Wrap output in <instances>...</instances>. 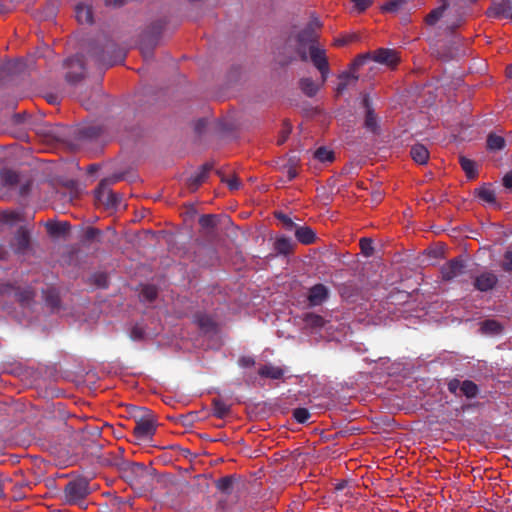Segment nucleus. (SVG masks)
<instances>
[{
  "mask_svg": "<svg viewBox=\"0 0 512 512\" xmlns=\"http://www.w3.org/2000/svg\"><path fill=\"white\" fill-rule=\"evenodd\" d=\"M236 482V475H226L215 481V487L223 495L230 496L233 493Z\"/></svg>",
  "mask_w": 512,
  "mask_h": 512,
  "instance_id": "nucleus-17",
  "label": "nucleus"
},
{
  "mask_svg": "<svg viewBox=\"0 0 512 512\" xmlns=\"http://www.w3.org/2000/svg\"><path fill=\"white\" fill-rule=\"evenodd\" d=\"M466 264L462 257H455L441 267V277L444 281H452L465 273Z\"/></svg>",
  "mask_w": 512,
  "mask_h": 512,
  "instance_id": "nucleus-8",
  "label": "nucleus"
},
{
  "mask_svg": "<svg viewBox=\"0 0 512 512\" xmlns=\"http://www.w3.org/2000/svg\"><path fill=\"white\" fill-rule=\"evenodd\" d=\"M295 236L299 242L305 245L312 244L315 241V232L308 226H296Z\"/></svg>",
  "mask_w": 512,
  "mask_h": 512,
  "instance_id": "nucleus-20",
  "label": "nucleus"
},
{
  "mask_svg": "<svg viewBox=\"0 0 512 512\" xmlns=\"http://www.w3.org/2000/svg\"><path fill=\"white\" fill-rule=\"evenodd\" d=\"M2 181L8 187H14L20 183V176L12 170H5L2 173Z\"/></svg>",
  "mask_w": 512,
  "mask_h": 512,
  "instance_id": "nucleus-34",
  "label": "nucleus"
},
{
  "mask_svg": "<svg viewBox=\"0 0 512 512\" xmlns=\"http://www.w3.org/2000/svg\"><path fill=\"white\" fill-rule=\"evenodd\" d=\"M134 419V444L141 445L142 442L149 440L154 435L156 430L155 421L151 412L143 408H135Z\"/></svg>",
  "mask_w": 512,
  "mask_h": 512,
  "instance_id": "nucleus-5",
  "label": "nucleus"
},
{
  "mask_svg": "<svg viewBox=\"0 0 512 512\" xmlns=\"http://www.w3.org/2000/svg\"><path fill=\"white\" fill-rule=\"evenodd\" d=\"M157 294H158V291H157L156 287H155V286H152V285H146V286H144V287H143V289H142V291H141V296H142L145 300H147V301H149V302H151V301L155 300V299H156V297H157Z\"/></svg>",
  "mask_w": 512,
  "mask_h": 512,
  "instance_id": "nucleus-40",
  "label": "nucleus"
},
{
  "mask_svg": "<svg viewBox=\"0 0 512 512\" xmlns=\"http://www.w3.org/2000/svg\"><path fill=\"white\" fill-rule=\"evenodd\" d=\"M47 232L53 237L65 236L70 230V224L68 222H53L48 221L46 224Z\"/></svg>",
  "mask_w": 512,
  "mask_h": 512,
  "instance_id": "nucleus-19",
  "label": "nucleus"
},
{
  "mask_svg": "<svg viewBox=\"0 0 512 512\" xmlns=\"http://www.w3.org/2000/svg\"><path fill=\"white\" fill-rule=\"evenodd\" d=\"M461 383L462 381L458 380V379H452L451 381H449L448 383V390L451 392V393H454L456 394L457 393V390H461Z\"/></svg>",
  "mask_w": 512,
  "mask_h": 512,
  "instance_id": "nucleus-53",
  "label": "nucleus"
},
{
  "mask_svg": "<svg viewBox=\"0 0 512 512\" xmlns=\"http://www.w3.org/2000/svg\"><path fill=\"white\" fill-rule=\"evenodd\" d=\"M296 243L288 237H279L274 242V249L277 253L282 255H289L294 251Z\"/></svg>",
  "mask_w": 512,
  "mask_h": 512,
  "instance_id": "nucleus-22",
  "label": "nucleus"
},
{
  "mask_svg": "<svg viewBox=\"0 0 512 512\" xmlns=\"http://www.w3.org/2000/svg\"><path fill=\"white\" fill-rule=\"evenodd\" d=\"M212 405L215 415L219 418L225 417L230 411L229 405L221 399H213Z\"/></svg>",
  "mask_w": 512,
  "mask_h": 512,
  "instance_id": "nucleus-35",
  "label": "nucleus"
},
{
  "mask_svg": "<svg viewBox=\"0 0 512 512\" xmlns=\"http://www.w3.org/2000/svg\"><path fill=\"white\" fill-rule=\"evenodd\" d=\"M67 66L68 67H74L77 66L80 69V72H68L66 75V79L68 82L76 83L81 80L82 78V70H83V64L82 59L80 57H75L67 60Z\"/></svg>",
  "mask_w": 512,
  "mask_h": 512,
  "instance_id": "nucleus-24",
  "label": "nucleus"
},
{
  "mask_svg": "<svg viewBox=\"0 0 512 512\" xmlns=\"http://www.w3.org/2000/svg\"><path fill=\"white\" fill-rule=\"evenodd\" d=\"M448 4L444 2L441 6L433 9L425 18V22L428 25H434L443 15L446 10Z\"/></svg>",
  "mask_w": 512,
  "mask_h": 512,
  "instance_id": "nucleus-33",
  "label": "nucleus"
},
{
  "mask_svg": "<svg viewBox=\"0 0 512 512\" xmlns=\"http://www.w3.org/2000/svg\"><path fill=\"white\" fill-rule=\"evenodd\" d=\"M31 460L34 462L35 466L38 469H41V464L44 462L40 457L38 456H31Z\"/></svg>",
  "mask_w": 512,
  "mask_h": 512,
  "instance_id": "nucleus-61",
  "label": "nucleus"
},
{
  "mask_svg": "<svg viewBox=\"0 0 512 512\" xmlns=\"http://www.w3.org/2000/svg\"><path fill=\"white\" fill-rule=\"evenodd\" d=\"M405 0H391L387 2L382 9L386 12H395L397 11L403 4Z\"/></svg>",
  "mask_w": 512,
  "mask_h": 512,
  "instance_id": "nucleus-47",
  "label": "nucleus"
},
{
  "mask_svg": "<svg viewBox=\"0 0 512 512\" xmlns=\"http://www.w3.org/2000/svg\"><path fill=\"white\" fill-rule=\"evenodd\" d=\"M369 54L370 56L367 60L371 59L375 62L385 64L390 67L396 66L399 61L396 51L387 48H380Z\"/></svg>",
  "mask_w": 512,
  "mask_h": 512,
  "instance_id": "nucleus-12",
  "label": "nucleus"
},
{
  "mask_svg": "<svg viewBox=\"0 0 512 512\" xmlns=\"http://www.w3.org/2000/svg\"><path fill=\"white\" fill-rule=\"evenodd\" d=\"M57 465L68 467L81 461V467L87 468L88 466L99 467H117L119 469L125 468L128 462L123 460L122 455L111 452L110 450H95L85 453L81 459L76 455H68L70 450H49Z\"/></svg>",
  "mask_w": 512,
  "mask_h": 512,
  "instance_id": "nucleus-2",
  "label": "nucleus"
},
{
  "mask_svg": "<svg viewBox=\"0 0 512 512\" xmlns=\"http://www.w3.org/2000/svg\"><path fill=\"white\" fill-rule=\"evenodd\" d=\"M7 11V6L0 0V15L5 14Z\"/></svg>",
  "mask_w": 512,
  "mask_h": 512,
  "instance_id": "nucleus-63",
  "label": "nucleus"
},
{
  "mask_svg": "<svg viewBox=\"0 0 512 512\" xmlns=\"http://www.w3.org/2000/svg\"><path fill=\"white\" fill-rule=\"evenodd\" d=\"M21 220V216L17 212L9 211V212H3L0 215V221L4 223H15Z\"/></svg>",
  "mask_w": 512,
  "mask_h": 512,
  "instance_id": "nucleus-42",
  "label": "nucleus"
},
{
  "mask_svg": "<svg viewBox=\"0 0 512 512\" xmlns=\"http://www.w3.org/2000/svg\"><path fill=\"white\" fill-rule=\"evenodd\" d=\"M300 88L309 97L314 96L318 91V85L311 78L301 79Z\"/></svg>",
  "mask_w": 512,
  "mask_h": 512,
  "instance_id": "nucleus-32",
  "label": "nucleus"
},
{
  "mask_svg": "<svg viewBox=\"0 0 512 512\" xmlns=\"http://www.w3.org/2000/svg\"><path fill=\"white\" fill-rule=\"evenodd\" d=\"M354 8L359 12H364L371 4L372 0H352Z\"/></svg>",
  "mask_w": 512,
  "mask_h": 512,
  "instance_id": "nucleus-50",
  "label": "nucleus"
},
{
  "mask_svg": "<svg viewBox=\"0 0 512 512\" xmlns=\"http://www.w3.org/2000/svg\"><path fill=\"white\" fill-rule=\"evenodd\" d=\"M2 292L4 294H13V296L19 301V303L23 306H29L33 301L35 292L29 287H13L6 285L2 288Z\"/></svg>",
  "mask_w": 512,
  "mask_h": 512,
  "instance_id": "nucleus-10",
  "label": "nucleus"
},
{
  "mask_svg": "<svg viewBox=\"0 0 512 512\" xmlns=\"http://www.w3.org/2000/svg\"><path fill=\"white\" fill-rule=\"evenodd\" d=\"M370 54L358 55L351 64L350 71L344 72L339 76L340 82L337 86V92L342 93L350 83L358 80L357 70L365 64Z\"/></svg>",
  "mask_w": 512,
  "mask_h": 512,
  "instance_id": "nucleus-7",
  "label": "nucleus"
},
{
  "mask_svg": "<svg viewBox=\"0 0 512 512\" xmlns=\"http://www.w3.org/2000/svg\"><path fill=\"white\" fill-rule=\"evenodd\" d=\"M489 16L512 20V0H494L489 9Z\"/></svg>",
  "mask_w": 512,
  "mask_h": 512,
  "instance_id": "nucleus-13",
  "label": "nucleus"
},
{
  "mask_svg": "<svg viewBox=\"0 0 512 512\" xmlns=\"http://www.w3.org/2000/svg\"><path fill=\"white\" fill-rule=\"evenodd\" d=\"M94 283L97 287L105 288L108 286V277L105 273H97L94 275Z\"/></svg>",
  "mask_w": 512,
  "mask_h": 512,
  "instance_id": "nucleus-49",
  "label": "nucleus"
},
{
  "mask_svg": "<svg viewBox=\"0 0 512 512\" xmlns=\"http://www.w3.org/2000/svg\"><path fill=\"white\" fill-rule=\"evenodd\" d=\"M293 416L299 423H305L309 417L310 414L307 409L305 408H296L293 411Z\"/></svg>",
  "mask_w": 512,
  "mask_h": 512,
  "instance_id": "nucleus-46",
  "label": "nucleus"
},
{
  "mask_svg": "<svg viewBox=\"0 0 512 512\" xmlns=\"http://www.w3.org/2000/svg\"><path fill=\"white\" fill-rule=\"evenodd\" d=\"M363 105L366 108V116H365V127L369 131L373 133H377L378 131V125H377V117L373 111V109L369 105V99L368 97H365L363 99Z\"/></svg>",
  "mask_w": 512,
  "mask_h": 512,
  "instance_id": "nucleus-21",
  "label": "nucleus"
},
{
  "mask_svg": "<svg viewBox=\"0 0 512 512\" xmlns=\"http://www.w3.org/2000/svg\"><path fill=\"white\" fill-rule=\"evenodd\" d=\"M217 223L218 218L214 214L202 215L199 219V224L201 228H203L207 232H211L216 227Z\"/></svg>",
  "mask_w": 512,
  "mask_h": 512,
  "instance_id": "nucleus-30",
  "label": "nucleus"
},
{
  "mask_svg": "<svg viewBox=\"0 0 512 512\" xmlns=\"http://www.w3.org/2000/svg\"><path fill=\"white\" fill-rule=\"evenodd\" d=\"M290 133H291L290 124H288V123L284 124L283 128L280 132L279 138L277 140L278 145L283 144L287 140Z\"/></svg>",
  "mask_w": 512,
  "mask_h": 512,
  "instance_id": "nucleus-51",
  "label": "nucleus"
},
{
  "mask_svg": "<svg viewBox=\"0 0 512 512\" xmlns=\"http://www.w3.org/2000/svg\"><path fill=\"white\" fill-rule=\"evenodd\" d=\"M106 5L113 7H121L126 3V0H105Z\"/></svg>",
  "mask_w": 512,
  "mask_h": 512,
  "instance_id": "nucleus-58",
  "label": "nucleus"
},
{
  "mask_svg": "<svg viewBox=\"0 0 512 512\" xmlns=\"http://www.w3.org/2000/svg\"><path fill=\"white\" fill-rule=\"evenodd\" d=\"M76 19L79 23H91L92 22V12L91 9L86 6L79 4L76 6Z\"/></svg>",
  "mask_w": 512,
  "mask_h": 512,
  "instance_id": "nucleus-26",
  "label": "nucleus"
},
{
  "mask_svg": "<svg viewBox=\"0 0 512 512\" xmlns=\"http://www.w3.org/2000/svg\"><path fill=\"white\" fill-rule=\"evenodd\" d=\"M275 217L282 223L286 230H294L297 224H295L290 217L282 212H275Z\"/></svg>",
  "mask_w": 512,
  "mask_h": 512,
  "instance_id": "nucleus-39",
  "label": "nucleus"
},
{
  "mask_svg": "<svg viewBox=\"0 0 512 512\" xmlns=\"http://www.w3.org/2000/svg\"><path fill=\"white\" fill-rule=\"evenodd\" d=\"M330 295L329 289L324 284H316L308 290L307 300L309 307L322 305Z\"/></svg>",
  "mask_w": 512,
  "mask_h": 512,
  "instance_id": "nucleus-11",
  "label": "nucleus"
},
{
  "mask_svg": "<svg viewBox=\"0 0 512 512\" xmlns=\"http://www.w3.org/2000/svg\"><path fill=\"white\" fill-rule=\"evenodd\" d=\"M44 297L47 305L52 309H57L60 305L59 293L55 288H48L44 291Z\"/></svg>",
  "mask_w": 512,
  "mask_h": 512,
  "instance_id": "nucleus-29",
  "label": "nucleus"
},
{
  "mask_svg": "<svg viewBox=\"0 0 512 512\" xmlns=\"http://www.w3.org/2000/svg\"><path fill=\"white\" fill-rule=\"evenodd\" d=\"M302 321L305 329H309L311 331H319L322 329L327 321L321 315L307 312L302 315Z\"/></svg>",
  "mask_w": 512,
  "mask_h": 512,
  "instance_id": "nucleus-16",
  "label": "nucleus"
},
{
  "mask_svg": "<svg viewBox=\"0 0 512 512\" xmlns=\"http://www.w3.org/2000/svg\"><path fill=\"white\" fill-rule=\"evenodd\" d=\"M288 452H289V450L284 449V450H281V452L275 453V455H274L275 461H278L279 459H282V458L286 457V454Z\"/></svg>",
  "mask_w": 512,
  "mask_h": 512,
  "instance_id": "nucleus-62",
  "label": "nucleus"
},
{
  "mask_svg": "<svg viewBox=\"0 0 512 512\" xmlns=\"http://www.w3.org/2000/svg\"><path fill=\"white\" fill-rule=\"evenodd\" d=\"M501 267L506 272H512V250L505 252Z\"/></svg>",
  "mask_w": 512,
  "mask_h": 512,
  "instance_id": "nucleus-48",
  "label": "nucleus"
},
{
  "mask_svg": "<svg viewBox=\"0 0 512 512\" xmlns=\"http://www.w3.org/2000/svg\"><path fill=\"white\" fill-rule=\"evenodd\" d=\"M15 250L18 253H25L30 246V232L25 227H20L15 236Z\"/></svg>",
  "mask_w": 512,
  "mask_h": 512,
  "instance_id": "nucleus-18",
  "label": "nucleus"
},
{
  "mask_svg": "<svg viewBox=\"0 0 512 512\" xmlns=\"http://www.w3.org/2000/svg\"><path fill=\"white\" fill-rule=\"evenodd\" d=\"M213 169L211 163H205L200 171L187 180V187L191 192L196 191L207 179L209 172Z\"/></svg>",
  "mask_w": 512,
  "mask_h": 512,
  "instance_id": "nucleus-14",
  "label": "nucleus"
},
{
  "mask_svg": "<svg viewBox=\"0 0 512 512\" xmlns=\"http://www.w3.org/2000/svg\"><path fill=\"white\" fill-rule=\"evenodd\" d=\"M461 394L465 395L467 398H474L477 396L479 389L478 386L470 380L462 381L461 383Z\"/></svg>",
  "mask_w": 512,
  "mask_h": 512,
  "instance_id": "nucleus-31",
  "label": "nucleus"
},
{
  "mask_svg": "<svg viewBox=\"0 0 512 512\" xmlns=\"http://www.w3.org/2000/svg\"><path fill=\"white\" fill-rule=\"evenodd\" d=\"M101 133H102L101 127L95 126V125L87 126L80 130L81 137L86 138V139H95V138L99 137L101 135Z\"/></svg>",
  "mask_w": 512,
  "mask_h": 512,
  "instance_id": "nucleus-36",
  "label": "nucleus"
},
{
  "mask_svg": "<svg viewBox=\"0 0 512 512\" xmlns=\"http://www.w3.org/2000/svg\"><path fill=\"white\" fill-rule=\"evenodd\" d=\"M90 494L89 480L84 477L69 481L64 488L65 502L69 505L78 506L83 510H86L88 507L86 499Z\"/></svg>",
  "mask_w": 512,
  "mask_h": 512,
  "instance_id": "nucleus-4",
  "label": "nucleus"
},
{
  "mask_svg": "<svg viewBox=\"0 0 512 512\" xmlns=\"http://www.w3.org/2000/svg\"><path fill=\"white\" fill-rule=\"evenodd\" d=\"M258 373L262 377L271 378V379H280V378H282V376L284 374L282 368L272 366V365L262 366L259 369Z\"/></svg>",
  "mask_w": 512,
  "mask_h": 512,
  "instance_id": "nucleus-25",
  "label": "nucleus"
},
{
  "mask_svg": "<svg viewBox=\"0 0 512 512\" xmlns=\"http://www.w3.org/2000/svg\"><path fill=\"white\" fill-rule=\"evenodd\" d=\"M360 248H361V252L369 257L373 254V251H374V248L372 246V240L371 239H368V238H362L360 240Z\"/></svg>",
  "mask_w": 512,
  "mask_h": 512,
  "instance_id": "nucleus-45",
  "label": "nucleus"
},
{
  "mask_svg": "<svg viewBox=\"0 0 512 512\" xmlns=\"http://www.w3.org/2000/svg\"><path fill=\"white\" fill-rule=\"evenodd\" d=\"M131 336L133 339H142L144 337V331L141 327L135 326L131 331Z\"/></svg>",
  "mask_w": 512,
  "mask_h": 512,
  "instance_id": "nucleus-55",
  "label": "nucleus"
},
{
  "mask_svg": "<svg viewBox=\"0 0 512 512\" xmlns=\"http://www.w3.org/2000/svg\"><path fill=\"white\" fill-rule=\"evenodd\" d=\"M27 487H29V484L26 481L16 482L13 486L14 500L18 501V500H22L23 498H25V495L23 493H21V491L23 488H27Z\"/></svg>",
  "mask_w": 512,
  "mask_h": 512,
  "instance_id": "nucleus-43",
  "label": "nucleus"
},
{
  "mask_svg": "<svg viewBox=\"0 0 512 512\" xmlns=\"http://www.w3.org/2000/svg\"><path fill=\"white\" fill-rule=\"evenodd\" d=\"M506 75L508 78H512V65L506 68Z\"/></svg>",
  "mask_w": 512,
  "mask_h": 512,
  "instance_id": "nucleus-64",
  "label": "nucleus"
},
{
  "mask_svg": "<svg viewBox=\"0 0 512 512\" xmlns=\"http://www.w3.org/2000/svg\"><path fill=\"white\" fill-rule=\"evenodd\" d=\"M319 25L311 22L295 36H290L286 44L279 51L277 59L280 65H288L297 57L302 61L311 59L314 66L320 71L323 82L329 72L325 51L317 46Z\"/></svg>",
  "mask_w": 512,
  "mask_h": 512,
  "instance_id": "nucleus-1",
  "label": "nucleus"
},
{
  "mask_svg": "<svg viewBox=\"0 0 512 512\" xmlns=\"http://www.w3.org/2000/svg\"><path fill=\"white\" fill-rule=\"evenodd\" d=\"M120 178L115 176L110 179L102 180L95 192L97 201L104 205L107 209L115 208L120 203V197L114 193L110 188V184L117 182Z\"/></svg>",
  "mask_w": 512,
  "mask_h": 512,
  "instance_id": "nucleus-6",
  "label": "nucleus"
},
{
  "mask_svg": "<svg viewBox=\"0 0 512 512\" xmlns=\"http://www.w3.org/2000/svg\"><path fill=\"white\" fill-rule=\"evenodd\" d=\"M31 189V182L30 181H27L26 183L22 184L21 187H20V194L22 196H25L29 193Z\"/></svg>",
  "mask_w": 512,
  "mask_h": 512,
  "instance_id": "nucleus-59",
  "label": "nucleus"
},
{
  "mask_svg": "<svg viewBox=\"0 0 512 512\" xmlns=\"http://www.w3.org/2000/svg\"><path fill=\"white\" fill-rule=\"evenodd\" d=\"M498 282L497 276L492 272H484L474 279V287L481 291L487 292L492 290Z\"/></svg>",
  "mask_w": 512,
  "mask_h": 512,
  "instance_id": "nucleus-15",
  "label": "nucleus"
},
{
  "mask_svg": "<svg viewBox=\"0 0 512 512\" xmlns=\"http://www.w3.org/2000/svg\"><path fill=\"white\" fill-rule=\"evenodd\" d=\"M199 325L206 331L211 330L214 327V322L207 316L199 318Z\"/></svg>",
  "mask_w": 512,
  "mask_h": 512,
  "instance_id": "nucleus-52",
  "label": "nucleus"
},
{
  "mask_svg": "<svg viewBox=\"0 0 512 512\" xmlns=\"http://www.w3.org/2000/svg\"><path fill=\"white\" fill-rule=\"evenodd\" d=\"M194 480L195 483L193 484V489L201 493L207 492L209 488V481L204 475H197L195 476ZM191 487L192 485H190L188 482L180 481L172 484L170 492L178 491L180 493H187Z\"/></svg>",
  "mask_w": 512,
  "mask_h": 512,
  "instance_id": "nucleus-9",
  "label": "nucleus"
},
{
  "mask_svg": "<svg viewBox=\"0 0 512 512\" xmlns=\"http://www.w3.org/2000/svg\"><path fill=\"white\" fill-rule=\"evenodd\" d=\"M101 231L97 228L89 227L86 229L84 233L83 240L85 242H94L98 240V237L100 236Z\"/></svg>",
  "mask_w": 512,
  "mask_h": 512,
  "instance_id": "nucleus-44",
  "label": "nucleus"
},
{
  "mask_svg": "<svg viewBox=\"0 0 512 512\" xmlns=\"http://www.w3.org/2000/svg\"><path fill=\"white\" fill-rule=\"evenodd\" d=\"M460 165L465 171L468 178L473 179L476 177L475 163L474 161L465 157H460Z\"/></svg>",
  "mask_w": 512,
  "mask_h": 512,
  "instance_id": "nucleus-37",
  "label": "nucleus"
},
{
  "mask_svg": "<svg viewBox=\"0 0 512 512\" xmlns=\"http://www.w3.org/2000/svg\"><path fill=\"white\" fill-rule=\"evenodd\" d=\"M222 181L226 182L230 190H237L240 186L239 179L236 177H233L231 179H224L222 178Z\"/></svg>",
  "mask_w": 512,
  "mask_h": 512,
  "instance_id": "nucleus-54",
  "label": "nucleus"
},
{
  "mask_svg": "<svg viewBox=\"0 0 512 512\" xmlns=\"http://www.w3.org/2000/svg\"><path fill=\"white\" fill-rule=\"evenodd\" d=\"M124 471L129 485L140 494L152 492L155 484L161 482V477L155 473V469L142 463L128 462Z\"/></svg>",
  "mask_w": 512,
  "mask_h": 512,
  "instance_id": "nucleus-3",
  "label": "nucleus"
},
{
  "mask_svg": "<svg viewBox=\"0 0 512 512\" xmlns=\"http://www.w3.org/2000/svg\"><path fill=\"white\" fill-rule=\"evenodd\" d=\"M410 155L412 159L420 165L426 164L429 159V151L422 144L413 145L410 150Z\"/></svg>",
  "mask_w": 512,
  "mask_h": 512,
  "instance_id": "nucleus-23",
  "label": "nucleus"
},
{
  "mask_svg": "<svg viewBox=\"0 0 512 512\" xmlns=\"http://www.w3.org/2000/svg\"><path fill=\"white\" fill-rule=\"evenodd\" d=\"M481 330L485 334L497 335L502 332L503 327L496 320H485L481 325Z\"/></svg>",
  "mask_w": 512,
  "mask_h": 512,
  "instance_id": "nucleus-27",
  "label": "nucleus"
},
{
  "mask_svg": "<svg viewBox=\"0 0 512 512\" xmlns=\"http://www.w3.org/2000/svg\"><path fill=\"white\" fill-rule=\"evenodd\" d=\"M298 175L297 169L293 166H290L287 170V176L289 180H293Z\"/></svg>",
  "mask_w": 512,
  "mask_h": 512,
  "instance_id": "nucleus-60",
  "label": "nucleus"
},
{
  "mask_svg": "<svg viewBox=\"0 0 512 512\" xmlns=\"http://www.w3.org/2000/svg\"><path fill=\"white\" fill-rule=\"evenodd\" d=\"M314 158L321 163H331L335 159L334 152L328 150L326 147H319L314 152Z\"/></svg>",
  "mask_w": 512,
  "mask_h": 512,
  "instance_id": "nucleus-28",
  "label": "nucleus"
},
{
  "mask_svg": "<svg viewBox=\"0 0 512 512\" xmlns=\"http://www.w3.org/2000/svg\"><path fill=\"white\" fill-rule=\"evenodd\" d=\"M254 363H255V361L252 357H241L239 359V364L242 367H250V366H253Z\"/></svg>",
  "mask_w": 512,
  "mask_h": 512,
  "instance_id": "nucleus-56",
  "label": "nucleus"
},
{
  "mask_svg": "<svg viewBox=\"0 0 512 512\" xmlns=\"http://www.w3.org/2000/svg\"><path fill=\"white\" fill-rule=\"evenodd\" d=\"M503 185L512 190V172L507 173L503 178Z\"/></svg>",
  "mask_w": 512,
  "mask_h": 512,
  "instance_id": "nucleus-57",
  "label": "nucleus"
},
{
  "mask_svg": "<svg viewBox=\"0 0 512 512\" xmlns=\"http://www.w3.org/2000/svg\"><path fill=\"white\" fill-rule=\"evenodd\" d=\"M478 196L487 203H495L496 201L494 192L487 187H481L478 190Z\"/></svg>",
  "mask_w": 512,
  "mask_h": 512,
  "instance_id": "nucleus-41",
  "label": "nucleus"
},
{
  "mask_svg": "<svg viewBox=\"0 0 512 512\" xmlns=\"http://www.w3.org/2000/svg\"><path fill=\"white\" fill-rule=\"evenodd\" d=\"M505 145V140L503 137L490 134L487 138V146L491 150H501Z\"/></svg>",
  "mask_w": 512,
  "mask_h": 512,
  "instance_id": "nucleus-38",
  "label": "nucleus"
}]
</instances>
